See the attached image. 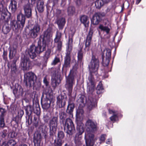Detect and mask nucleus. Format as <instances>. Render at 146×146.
Returning <instances> with one entry per match:
<instances>
[{
	"label": "nucleus",
	"instance_id": "nucleus-28",
	"mask_svg": "<svg viewBox=\"0 0 146 146\" xmlns=\"http://www.w3.org/2000/svg\"><path fill=\"white\" fill-rule=\"evenodd\" d=\"M71 58L70 55H66L64 58V64L62 69L64 68L69 67L70 66Z\"/></svg>",
	"mask_w": 146,
	"mask_h": 146
},
{
	"label": "nucleus",
	"instance_id": "nucleus-36",
	"mask_svg": "<svg viewBox=\"0 0 146 146\" xmlns=\"http://www.w3.org/2000/svg\"><path fill=\"white\" fill-rule=\"evenodd\" d=\"M11 26L13 30L16 29H19L21 30V27L19 26L20 25L19 23H18L15 20L12 21L10 23Z\"/></svg>",
	"mask_w": 146,
	"mask_h": 146
},
{
	"label": "nucleus",
	"instance_id": "nucleus-40",
	"mask_svg": "<svg viewBox=\"0 0 146 146\" xmlns=\"http://www.w3.org/2000/svg\"><path fill=\"white\" fill-rule=\"evenodd\" d=\"M67 115L66 113L64 112V110L62 109L59 112V118L60 120L63 121L66 117Z\"/></svg>",
	"mask_w": 146,
	"mask_h": 146
},
{
	"label": "nucleus",
	"instance_id": "nucleus-35",
	"mask_svg": "<svg viewBox=\"0 0 146 146\" xmlns=\"http://www.w3.org/2000/svg\"><path fill=\"white\" fill-rule=\"evenodd\" d=\"M72 42L70 40V42H68L66 49V55H70L71 54L72 50Z\"/></svg>",
	"mask_w": 146,
	"mask_h": 146
},
{
	"label": "nucleus",
	"instance_id": "nucleus-43",
	"mask_svg": "<svg viewBox=\"0 0 146 146\" xmlns=\"http://www.w3.org/2000/svg\"><path fill=\"white\" fill-rule=\"evenodd\" d=\"M67 12L69 15H73L75 12L74 7L72 6L69 7L68 8Z\"/></svg>",
	"mask_w": 146,
	"mask_h": 146
},
{
	"label": "nucleus",
	"instance_id": "nucleus-19",
	"mask_svg": "<svg viewBox=\"0 0 146 146\" xmlns=\"http://www.w3.org/2000/svg\"><path fill=\"white\" fill-rule=\"evenodd\" d=\"M25 15L27 18H30L32 15V9L31 5L27 4L25 5L24 8Z\"/></svg>",
	"mask_w": 146,
	"mask_h": 146
},
{
	"label": "nucleus",
	"instance_id": "nucleus-46",
	"mask_svg": "<svg viewBox=\"0 0 146 146\" xmlns=\"http://www.w3.org/2000/svg\"><path fill=\"white\" fill-rule=\"evenodd\" d=\"M39 119L37 116H34L33 121V125L35 127H37L38 125Z\"/></svg>",
	"mask_w": 146,
	"mask_h": 146
},
{
	"label": "nucleus",
	"instance_id": "nucleus-22",
	"mask_svg": "<svg viewBox=\"0 0 146 146\" xmlns=\"http://www.w3.org/2000/svg\"><path fill=\"white\" fill-rule=\"evenodd\" d=\"M74 142L77 146H79L82 144V135L76 134L74 137Z\"/></svg>",
	"mask_w": 146,
	"mask_h": 146
},
{
	"label": "nucleus",
	"instance_id": "nucleus-4",
	"mask_svg": "<svg viewBox=\"0 0 146 146\" xmlns=\"http://www.w3.org/2000/svg\"><path fill=\"white\" fill-rule=\"evenodd\" d=\"M58 123L57 116L53 117L49 122L50 137L52 139H53L54 137H56V133L58 127Z\"/></svg>",
	"mask_w": 146,
	"mask_h": 146
},
{
	"label": "nucleus",
	"instance_id": "nucleus-8",
	"mask_svg": "<svg viewBox=\"0 0 146 146\" xmlns=\"http://www.w3.org/2000/svg\"><path fill=\"white\" fill-rule=\"evenodd\" d=\"M87 131L86 133H94L98 129V124L96 122L90 119H88L85 123Z\"/></svg>",
	"mask_w": 146,
	"mask_h": 146
},
{
	"label": "nucleus",
	"instance_id": "nucleus-45",
	"mask_svg": "<svg viewBox=\"0 0 146 146\" xmlns=\"http://www.w3.org/2000/svg\"><path fill=\"white\" fill-rule=\"evenodd\" d=\"M99 28L102 31L106 32L107 34L109 33L110 31V29L108 27L104 26L102 25H100Z\"/></svg>",
	"mask_w": 146,
	"mask_h": 146
},
{
	"label": "nucleus",
	"instance_id": "nucleus-57",
	"mask_svg": "<svg viewBox=\"0 0 146 146\" xmlns=\"http://www.w3.org/2000/svg\"><path fill=\"white\" fill-rule=\"evenodd\" d=\"M96 89H100L102 90H103V88L102 86V84L101 81H100L99 82L98 85L97 86Z\"/></svg>",
	"mask_w": 146,
	"mask_h": 146
},
{
	"label": "nucleus",
	"instance_id": "nucleus-20",
	"mask_svg": "<svg viewBox=\"0 0 146 146\" xmlns=\"http://www.w3.org/2000/svg\"><path fill=\"white\" fill-rule=\"evenodd\" d=\"M77 132L76 134L82 135L84 131V127L83 124L81 122H77Z\"/></svg>",
	"mask_w": 146,
	"mask_h": 146
},
{
	"label": "nucleus",
	"instance_id": "nucleus-6",
	"mask_svg": "<svg viewBox=\"0 0 146 146\" xmlns=\"http://www.w3.org/2000/svg\"><path fill=\"white\" fill-rule=\"evenodd\" d=\"M72 70H71L69 75L67 76H66V82L65 86L68 91V94L69 96L71 95L73 87L75 84L74 76L72 73Z\"/></svg>",
	"mask_w": 146,
	"mask_h": 146
},
{
	"label": "nucleus",
	"instance_id": "nucleus-34",
	"mask_svg": "<svg viewBox=\"0 0 146 146\" xmlns=\"http://www.w3.org/2000/svg\"><path fill=\"white\" fill-rule=\"evenodd\" d=\"M17 3L14 0H12L11 1L9 7L12 12H14L17 9Z\"/></svg>",
	"mask_w": 146,
	"mask_h": 146
},
{
	"label": "nucleus",
	"instance_id": "nucleus-32",
	"mask_svg": "<svg viewBox=\"0 0 146 146\" xmlns=\"http://www.w3.org/2000/svg\"><path fill=\"white\" fill-rule=\"evenodd\" d=\"M51 102L48 99L46 100L41 102L42 106L43 109L47 110L50 107Z\"/></svg>",
	"mask_w": 146,
	"mask_h": 146
},
{
	"label": "nucleus",
	"instance_id": "nucleus-26",
	"mask_svg": "<svg viewBox=\"0 0 146 146\" xmlns=\"http://www.w3.org/2000/svg\"><path fill=\"white\" fill-rule=\"evenodd\" d=\"M74 107V104L73 102H69L66 110L67 113L70 115H72V112Z\"/></svg>",
	"mask_w": 146,
	"mask_h": 146
},
{
	"label": "nucleus",
	"instance_id": "nucleus-41",
	"mask_svg": "<svg viewBox=\"0 0 146 146\" xmlns=\"http://www.w3.org/2000/svg\"><path fill=\"white\" fill-rule=\"evenodd\" d=\"M64 142V141L58 139L54 140V146H62Z\"/></svg>",
	"mask_w": 146,
	"mask_h": 146
},
{
	"label": "nucleus",
	"instance_id": "nucleus-7",
	"mask_svg": "<svg viewBox=\"0 0 146 146\" xmlns=\"http://www.w3.org/2000/svg\"><path fill=\"white\" fill-rule=\"evenodd\" d=\"M49 72L52 76L51 84L52 87L55 88L60 83L61 80L58 75V70L56 71L55 68H51L49 69Z\"/></svg>",
	"mask_w": 146,
	"mask_h": 146
},
{
	"label": "nucleus",
	"instance_id": "nucleus-39",
	"mask_svg": "<svg viewBox=\"0 0 146 146\" xmlns=\"http://www.w3.org/2000/svg\"><path fill=\"white\" fill-rule=\"evenodd\" d=\"M13 93L15 95L16 94L20 95L23 94V89L21 86L19 87L18 89H15L13 91Z\"/></svg>",
	"mask_w": 146,
	"mask_h": 146
},
{
	"label": "nucleus",
	"instance_id": "nucleus-30",
	"mask_svg": "<svg viewBox=\"0 0 146 146\" xmlns=\"http://www.w3.org/2000/svg\"><path fill=\"white\" fill-rule=\"evenodd\" d=\"M81 22L84 24L85 27H88L89 23V20L88 17L86 15H82L80 18Z\"/></svg>",
	"mask_w": 146,
	"mask_h": 146
},
{
	"label": "nucleus",
	"instance_id": "nucleus-16",
	"mask_svg": "<svg viewBox=\"0 0 146 146\" xmlns=\"http://www.w3.org/2000/svg\"><path fill=\"white\" fill-rule=\"evenodd\" d=\"M40 30V25L38 24H35L30 30L29 33L31 37L33 38L36 37L39 33Z\"/></svg>",
	"mask_w": 146,
	"mask_h": 146
},
{
	"label": "nucleus",
	"instance_id": "nucleus-13",
	"mask_svg": "<svg viewBox=\"0 0 146 146\" xmlns=\"http://www.w3.org/2000/svg\"><path fill=\"white\" fill-rule=\"evenodd\" d=\"M29 58L27 55H22L21 65L24 70H28L30 66Z\"/></svg>",
	"mask_w": 146,
	"mask_h": 146
},
{
	"label": "nucleus",
	"instance_id": "nucleus-52",
	"mask_svg": "<svg viewBox=\"0 0 146 146\" xmlns=\"http://www.w3.org/2000/svg\"><path fill=\"white\" fill-rule=\"evenodd\" d=\"M61 13V11L59 9H56L54 14V15L57 17L60 16Z\"/></svg>",
	"mask_w": 146,
	"mask_h": 146
},
{
	"label": "nucleus",
	"instance_id": "nucleus-51",
	"mask_svg": "<svg viewBox=\"0 0 146 146\" xmlns=\"http://www.w3.org/2000/svg\"><path fill=\"white\" fill-rule=\"evenodd\" d=\"M106 137V136L105 134H102L101 135L100 138V141L101 143L104 142Z\"/></svg>",
	"mask_w": 146,
	"mask_h": 146
},
{
	"label": "nucleus",
	"instance_id": "nucleus-5",
	"mask_svg": "<svg viewBox=\"0 0 146 146\" xmlns=\"http://www.w3.org/2000/svg\"><path fill=\"white\" fill-rule=\"evenodd\" d=\"M64 130L67 135H72L75 133V128L74 124L70 118H67L65 123H63Z\"/></svg>",
	"mask_w": 146,
	"mask_h": 146
},
{
	"label": "nucleus",
	"instance_id": "nucleus-10",
	"mask_svg": "<svg viewBox=\"0 0 146 146\" xmlns=\"http://www.w3.org/2000/svg\"><path fill=\"white\" fill-rule=\"evenodd\" d=\"M10 59H13L12 62H10L8 64V66L11 69V72L12 76H14L16 74L17 69L16 65V62L18 59L19 57L16 55H9Z\"/></svg>",
	"mask_w": 146,
	"mask_h": 146
},
{
	"label": "nucleus",
	"instance_id": "nucleus-24",
	"mask_svg": "<svg viewBox=\"0 0 146 146\" xmlns=\"http://www.w3.org/2000/svg\"><path fill=\"white\" fill-rule=\"evenodd\" d=\"M90 75L88 77V80L91 85L92 86L91 91H90V93H92L94 90V87L95 86L94 80L93 76L94 75H96L94 74V73H90Z\"/></svg>",
	"mask_w": 146,
	"mask_h": 146
},
{
	"label": "nucleus",
	"instance_id": "nucleus-53",
	"mask_svg": "<svg viewBox=\"0 0 146 146\" xmlns=\"http://www.w3.org/2000/svg\"><path fill=\"white\" fill-rule=\"evenodd\" d=\"M24 114V112L22 110H19L18 112V116L21 118Z\"/></svg>",
	"mask_w": 146,
	"mask_h": 146
},
{
	"label": "nucleus",
	"instance_id": "nucleus-54",
	"mask_svg": "<svg viewBox=\"0 0 146 146\" xmlns=\"http://www.w3.org/2000/svg\"><path fill=\"white\" fill-rule=\"evenodd\" d=\"M50 117L47 115H45L43 117V119L45 122L47 123L50 119Z\"/></svg>",
	"mask_w": 146,
	"mask_h": 146
},
{
	"label": "nucleus",
	"instance_id": "nucleus-12",
	"mask_svg": "<svg viewBox=\"0 0 146 146\" xmlns=\"http://www.w3.org/2000/svg\"><path fill=\"white\" fill-rule=\"evenodd\" d=\"M56 99L57 107L60 108H64L67 101L66 96L60 95L57 97Z\"/></svg>",
	"mask_w": 146,
	"mask_h": 146
},
{
	"label": "nucleus",
	"instance_id": "nucleus-1",
	"mask_svg": "<svg viewBox=\"0 0 146 146\" xmlns=\"http://www.w3.org/2000/svg\"><path fill=\"white\" fill-rule=\"evenodd\" d=\"M52 35V29L50 28H48L43 32V35L41 36V38L42 39V44H40V42L38 41V46L37 47L32 45L30 48L26 50V54L27 55L28 53L29 55H36V54H40V52L44 51L45 50L46 45L50 41Z\"/></svg>",
	"mask_w": 146,
	"mask_h": 146
},
{
	"label": "nucleus",
	"instance_id": "nucleus-25",
	"mask_svg": "<svg viewBox=\"0 0 146 146\" xmlns=\"http://www.w3.org/2000/svg\"><path fill=\"white\" fill-rule=\"evenodd\" d=\"M65 22V19L64 18L58 19L55 22V23L58 25L59 29H61L63 28Z\"/></svg>",
	"mask_w": 146,
	"mask_h": 146
},
{
	"label": "nucleus",
	"instance_id": "nucleus-56",
	"mask_svg": "<svg viewBox=\"0 0 146 146\" xmlns=\"http://www.w3.org/2000/svg\"><path fill=\"white\" fill-rule=\"evenodd\" d=\"M1 137L3 138H5L7 136V131L6 129H4L2 132Z\"/></svg>",
	"mask_w": 146,
	"mask_h": 146
},
{
	"label": "nucleus",
	"instance_id": "nucleus-47",
	"mask_svg": "<svg viewBox=\"0 0 146 146\" xmlns=\"http://www.w3.org/2000/svg\"><path fill=\"white\" fill-rule=\"evenodd\" d=\"M84 113L83 110L82 109H78L76 111V115L77 117L81 116Z\"/></svg>",
	"mask_w": 146,
	"mask_h": 146
},
{
	"label": "nucleus",
	"instance_id": "nucleus-15",
	"mask_svg": "<svg viewBox=\"0 0 146 146\" xmlns=\"http://www.w3.org/2000/svg\"><path fill=\"white\" fill-rule=\"evenodd\" d=\"M94 135L92 133H86L85 136L86 146H93Z\"/></svg>",
	"mask_w": 146,
	"mask_h": 146
},
{
	"label": "nucleus",
	"instance_id": "nucleus-42",
	"mask_svg": "<svg viewBox=\"0 0 146 146\" xmlns=\"http://www.w3.org/2000/svg\"><path fill=\"white\" fill-rule=\"evenodd\" d=\"M65 134L63 131H59L58 132L57 139L62 140Z\"/></svg>",
	"mask_w": 146,
	"mask_h": 146
},
{
	"label": "nucleus",
	"instance_id": "nucleus-9",
	"mask_svg": "<svg viewBox=\"0 0 146 146\" xmlns=\"http://www.w3.org/2000/svg\"><path fill=\"white\" fill-rule=\"evenodd\" d=\"M99 66V60L95 55H92V58L89 68L90 73H94L95 75L98 74L97 71Z\"/></svg>",
	"mask_w": 146,
	"mask_h": 146
},
{
	"label": "nucleus",
	"instance_id": "nucleus-2",
	"mask_svg": "<svg viewBox=\"0 0 146 146\" xmlns=\"http://www.w3.org/2000/svg\"><path fill=\"white\" fill-rule=\"evenodd\" d=\"M10 18V14L7 11L6 7H4L1 13V19L4 20L5 24L3 26L2 29V32L4 34H7L10 31V29L8 26V23Z\"/></svg>",
	"mask_w": 146,
	"mask_h": 146
},
{
	"label": "nucleus",
	"instance_id": "nucleus-64",
	"mask_svg": "<svg viewBox=\"0 0 146 146\" xmlns=\"http://www.w3.org/2000/svg\"><path fill=\"white\" fill-rule=\"evenodd\" d=\"M74 1L77 4H79L81 3V0H74Z\"/></svg>",
	"mask_w": 146,
	"mask_h": 146
},
{
	"label": "nucleus",
	"instance_id": "nucleus-27",
	"mask_svg": "<svg viewBox=\"0 0 146 146\" xmlns=\"http://www.w3.org/2000/svg\"><path fill=\"white\" fill-rule=\"evenodd\" d=\"M96 105V100L94 99H89L88 103V108L91 110L95 107Z\"/></svg>",
	"mask_w": 146,
	"mask_h": 146
},
{
	"label": "nucleus",
	"instance_id": "nucleus-3",
	"mask_svg": "<svg viewBox=\"0 0 146 146\" xmlns=\"http://www.w3.org/2000/svg\"><path fill=\"white\" fill-rule=\"evenodd\" d=\"M36 79L37 77L35 74L32 72H29L24 75V83L27 88H30L34 86Z\"/></svg>",
	"mask_w": 146,
	"mask_h": 146
},
{
	"label": "nucleus",
	"instance_id": "nucleus-29",
	"mask_svg": "<svg viewBox=\"0 0 146 146\" xmlns=\"http://www.w3.org/2000/svg\"><path fill=\"white\" fill-rule=\"evenodd\" d=\"M37 5V8L39 12L42 13L44 9V3L42 0H39Z\"/></svg>",
	"mask_w": 146,
	"mask_h": 146
},
{
	"label": "nucleus",
	"instance_id": "nucleus-60",
	"mask_svg": "<svg viewBox=\"0 0 146 146\" xmlns=\"http://www.w3.org/2000/svg\"><path fill=\"white\" fill-rule=\"evenodd\" d=\"M117 117L116 115L114 114L110 117L111 121H113L115 120L116 119Z\"/></svg>",
	"mask_w": 146,
	"mask_h": 146
},
{
	"label": "nucleus",
	"instance_id": "nucleus-58",
	"mask_svg": "<svg viewBox=\"0 0 146 146\" xmlns=\"http://www.w3.org/2000/svg\"><path fill=\"white\" fill-rule=\"evenodd\" d=\"M17 135V134L14 132H13L10 133L9 135V136L11 138L15 137Z\"/></svg>",
	"mask_w": 146,
	"mask_h": 146
},
{
	"label": "nucleus",
	"instance_id": "nucleus-31",
	"mask_svg": "<svg viewBox=\"0 0 146 146\" xmlns=\"http://www.w3.org/2000/svg\"><path fill=\"white\" fill-rule=\"evenodd\" d=\"M41 135L40 134H37L36 135H34V143L35 146H38L40 143Z\"/></svg>",
	"mask_w": 146,
	"mask_h": 146
},
{
	"label": "nucleus",
	"instance_id": "nucleus-23",
	"mask_svg": "<svg viewBox=\"0 0 146 146\" xmlns=\"http://www.w3.org/2000/svg\"><path fill=\"white\" fill-rule=\"evenodd\" d=\"M111 55H102L103 65L107 66L109 65Z\"/></svg>",
	"mask_w": 146,
	"mask_h": 146
},
{
	"label": "nucleus",
	"instance_id": "nucleus-17",
	"mask_svg": "<svg viewBox=\"0 0 146 146\" xmlns=\"http://www.w3.org/2000/svg\"><path fill=\"white\" fill-rule=\"evenodd\" d=\"M17 22L19 23V27H21V30L23 28L25 23V15L22 13H20L17 16Z\"/></svg>",
	"mask_w": 146,
	"mask_h": 146
},
{
	"label": "nucleus",
	"instance_id": "nucleus-14",
	"mask_svg": "<svg viewBox=\"0 0 146 146\" xmlns=\"http://www.w3.org/2000/svg\"><path fill=\"white\" fill-rule=\"evenodd\" d=\"M61 33L57 31L55 38L54 39L55 45H57V50L56 51V53L57 54H58V52L61 50L62 47V42L61 39Z\"/></svg>",
	"mask_w": 146,
	"mask_h": 146
},
{
	"label": "nucleus",
	"instance_id": "nucleus-21",
	"mask_svg": "<svg viewBox=\"0 0 146 146\" xmlns=\"http://www.w3.org/2000/svg\"><path fill=\"white\" fill-rule=\"evenodd\" d=\"M93 31L92 30L90 29L88 34L85 43L86 47H89L90 46L92 39Z\"/></svg>",
	"mask_w": 146,
	"mask_h": 146
},
{
	"label": "nucleus",
	"instance_id": "nucleus-37",
	"mask_svg": "<svg viewBox=\"0 0 146 146\" xmlns=\"http://www.w3.org/2000/svg\"><path fill=\"white\" fill-rule=\"evenodd\" d=\"M95 4L96 8L98 9H100L104 4L103 0H96Z\"/></svg>",
	"mask_w": 146,
	"mask_h": 146
},
{
	"label": "nucleus",
	"instance_id": "nucleus-44",
	"mask_svg": "<svg viewBox=\"0 0 146 146\" xmlns=\"http://www.w3.org/2000/svg\"><path fill=\"white\" fill-rule=\"evenodd\" d=\"M99 28L102 31L106 32L107 34L109 33L110 31V29L108 27L104 26L102 25H100Z\"/></svg>",
	"mask_w": 146,
	"mask_h": 146
},
{
	"label": "nucleus",
	"instance_id": "nucleus-50",
	"mask_svg": "<svg viewBox=\"0 0 146 146\" xmlns=\"http://www.w3.org/2000/svg\"><path fill=\"white\" fill-rule=\"evenodd\" d=\"M60 61V60L59 58L56 57L52 62L51 63V65H55L58 62H59Z\"/></svg>",
	"mask_w": 146,
	"mask_h": 146
},
{
	"label": "nucleus",
	"instance_id": "nucleus-55",
	"mask_svg": "<svg viewBox=\"0 0 146 146\" xmlns=\"http://www.w3.org/2000/svg\"><path fill=\"white\" fill-rule=\"evenodd\" d=\"M45 94L46 95L50 94L52 92L51 89L50 88H48L46 89L45 90Z\"/></svg>",
	"mask_w": 146,
	"mask_h": 146
},
{
	"label": "nucleus",
	"instance_id": "nucleus-18",
	"mask_svg": "<svg viewBox=\"0 0 146 146\" xmlns=\"http://www.w3.org/2000/svg\"><path fill=\"white\" fill-rule=\"evenodd\" d=\"M101 13L98 12L95 13L93 15V19L92 20V24L94 25L98 24L101 20Z\"/></svg>",
	"mask_w": 146,
	"mask_h": 146
},
{
	"label": "nucleus",
	"instance_id": "nucleus-33",
	"mask_svg": "<svg viewBox=\"0 0 146 146\" xmlns=\"http://www.w3.org/2000/svg\"><path fill=\"white\" fill-rule=\"evenodd\" d=\"M6 111L5 109L1 108V127H4L5 125L3 116L5 115Z\"/></svg>",
	"mask_w": 146,
	"mask_h": 146
},
{
	"label": "nucleus",
	"instance_id": "nucleus-38",
	"mask_svg": "<svg viewBox=\"0 0 146 146\" xmlns=\"http://www.w3.org/2000/svg\"><path fill=\"white\" fill-rule=\"evenodd\" d=\"M75 32V30L74 28L71 29L69 31V39L68 41H71L73 42V38Z\"/></svg>",
	"mask_w": 146,
	"mask_h": 146
},
{
	"label": "nucleus",
	"instance_id": "nucleus-61",
	"mask_svg": "<svg viewBox=\"0 0 146 146\" xmlns=\"http://www.w3.org/2000/svg\"><path fill=\"white\" fill-rule=\"evenodd\" d=\"M103 90H100V89H96V93L97 94H100L101 93H102V91Z\"/></svg>",
	"mask_w": 146,
	"mask_h": 146
},
{
	"label": "nucleus",
	"instance_id": "nucleus-62",
	"mask_svg": "<svg viewBox=\"0 0 146 146\" xmlns=\"http://www.w3.org/2000/svg\"><path fill=\"white\" fill-rule=\"evenodd\" d=\"M78 100L81 103H84V100L83 98L82 97H81L80 98V99H79Z\"/></svg>",
	"mask_w": 146,
	"mask_h": 146
},
{
	"label": "nucleus",
	"instance_id": "nucleus-48",
	"mask_svg": "<svg viewBox=\"0 0 146 146\" xmlns=\"http://www.w3.org/2000/svg\"><path fill=\"white\" fill-rule=\"evenodd\" d=\"M111 50L108 48L104 49L102 51L103 55H111Z\"/></svg>",
	"mask_w": 146,
	"mask_h": 146
},
{
	"label": "nucleus",
	"instance_id": "nucleus-11",
	"mask_svg": "<svg viewBox=\"0 0 146 146\" xmlns=\"http://www.w3.org/2000/svg\"><path fill=\"white\" fill-rule=\"evenodd\" d=\"M33 108L31 105L27 106L25 107V110L26 115V118H27L26 122H27L28 125H30L32 122V117L31 115L33 111Z\"/></svg>",
	"mask_w": 146,
	"mask_h": 146
},
{
	"label": "nucleus",
	"instance_id": "nucleus-59",
	"mask_svg": "<svg viewBox=\"0 0 146 146\" xmlns=\"http://www.w3.org/2000/svg\"><path fill=\"white\" fill-rule=\"evenodd\" d=\"M21 118L17 115L13 119V120L15 121L16 123H17L21 120Z\"/></svg>",
	"mask_w": 146,
	"mask_h": 146
},
{
	"label": "nucleus",
	"instance_id": "nucleus-63",
	"mask_svg": "<svg viewBox=\"0 0 146 146\" xmlns=\"http://www.w3.org/2000/svg\"><path fill=\"white\" fill-rule=\"evenodd\" d=\"M36 55H27V56L29 57V56L30 58L32 59H34L36 57Z\"/></svg>",
	"mask_w": 146,
	"mask_h": 146
},
{
	"label": "nucleus",
	"instance_id": "nucleus-49",
	"mask_svg": "<svg viewBox=\"0 0 146 146\" xmlns=\"http://www.w3.org/2000/svg\"><path fill=\"white\" fill-rule=\"evenodd\" d=\"M17 143V142L13 139L9 140L7 142V144L8 146H14Z\"/></svg>",
	"mask_w": 146,
	"mask_h": 146
}]
</instances>
